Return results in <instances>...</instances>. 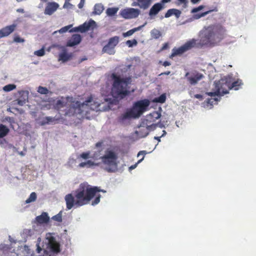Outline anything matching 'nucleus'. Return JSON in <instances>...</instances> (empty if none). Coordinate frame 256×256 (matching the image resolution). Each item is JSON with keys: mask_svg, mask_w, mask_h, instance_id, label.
Segmentation results:
<instances>
[{"mask_svg": "<svg viewBox=\"0 0 256 256\" xmlns=\"http://www.w3.org/2000/svg\"><path fill=\"white\" fill-rule=\"evenodd\" d=\"M96 190L97 188H92L88 182L81 183L73 194H68L65 196L66 209L69 210L89 204L95 196Z\"/></svg>", "mask_w": 256, "mask_h": 256, "instance_id": "obj_1", "label": "nucleus"}, {"mask_svg": "<svg viewBox=\"0 0 256 256\" xmlns=\"http://www.w3.org/2000/svg\"><path fill=\"white\" fill-rule=\"evenodd\" d=\"M225 34L226 30L220 24L204 26L200 32V40L196 44L201 47H214L224 39Z\"/></svg>", "mask_w": 256, "mask_h": 256, "instance_id": "obj_2", "label": "nucleus"}, {"mask_svg": "<svg viewBox=\"0 0 256 256\" xmlns=\"http://www.w3.org/2000/svg\"><path fill=\"white\" fill-rule=\"evenodd\" d=\"M230 82L225 81V82L221 84L220 81H214L212 84L211 92H208V90H202L206 92V94L210 96V98H207L204 102L208 106H210L212 108L214 104H217L220 100L221 97L228 94L230 90H238L241 82L240 81H234L231 84Z\"/></svg>", "mask_w": 256, "mask_h": 256, "instance_id": "obj_3", "label": "nucleus"}, {"mask_svg": "<svg viewBox=\"0 0 256 256\" xmlns=\"http://www.w3.org/2000/svg\"><path fill=\"white\" fill-rule=\"evenodd\" d=\"M160 116V113L156 111L153 112L146 116L142 121L139 127V130L137 132L138 135L141 138L147 136L150 130H154L156 128L157 124L155 122Z\"/></svg>", "mask_w": 256, "mask_h": 256, "instance_id": "obj_4", "label": "nucleus"}, {"mask_svg": "<svg viewBox=\"0 0 256 256\" xmlns=\"http://www.w3.org/2000/svg\"><path fill=\"white\" fill-rule=\"evenodd\" d=\"M150 104V101L147 99L136 102L130 109L120 116V119L123 121L140 117L147 110Z\"/></svg>", "mask_w": 256, "mask_h": 256, "instance_id": "obj_5", "label": "nucleus"}, {"mask_svg": "<svg viewBox=\"0 0 256 256\" xmlns=\"http://www.w3.org/2000/svg\"><path fill=\"white\" fill-rule=\"evenodd\" d=\"M132 81H114L112 88V94L113 97L122 99L130 92L134 91V88H130Z\"/></svg>", "mask_w": 256, "mask_h": 256, "instance_id": "obj_6", "label": "nucleus"}, {"mask_svg": "<svg viewBox=\"0 0 256 256\" xmlns=\"http://www.w3.org/2000/svg\"><path fill=\"white\" fill-rule=\"evenodd\" d=\"M100 106V104L95 102L93 100L92 96H89L86 100L82 103L78 101L73 102L72 108L74 109V112L79 114H83L84 112L87 113L90 110H97Z\"/></svg>", "mask_w": 256, "mask_h": 256, "instance_id": "obj_7", "label": "nucleus"}, {"mask_svg": "<svg viewBox=\"0 0 256 256\" xmlns=\"http://www.w3.org/2000/svg\"><path fill=\"white\" fill-rule=\"evenodd\" d=\"M101 160L104 165L109 167L108 172H111L112 168H116L117 166L118 156L112 150H106L105 154L102 156Z\"/></svg>", "mask_w": 256, "mask_h": 256, "instance_id": "obj_8", "label": "nucleus"}, {"mask_svg": "<svg viewBox=\"0 0 256 256\" xmlns=\"http://www.w3.org/2000/svg\"><path fill=\"white\" fill-rule=\"evenodd\" d=\"M198 40L192 38L186 42L184 45L178 48H174L172 50V53L171 54L172 57H174L177 55L182 54L190 50L196 44V42Z\"/></svg>", "mask_w": 256, "mask_h": 256, "instance_id": "obj_9", "label": "nucleus"}, {"mask_svg": "<svg viewBox=\"0 0 256 256\" xmlns=\"http://www.w3.org/2000/svg\"><path fill=\"white\" fill-rule=\"evenodd\" d=\"M140 13L139 9L127 8L122 9L120 12V15L125 19L136 18L138 16Z\"/></svg>", "mask_w": 256, "mask_h": 256, "instance_id": "obj_10", "label": "nucleus"}, {"mask_svg": "<svg viewBox=\"0 0 256 256\" xmlns=\"http://www.w3.org/2000/svg\"><path fill=\"white\" fill-rule=\"evenodd\" d=\"M119 42V37L114 36L109 39L108 43L104 46L102 52L110 55L114 54L116 52L114 48Z\"/></svg>", "mask_w": 256, "mask_h": 256, "instance_id": "obj_11", "label": "nucleus"}, {"mask_svg": "<svg viewBox=\"0 0 256 256\" xmlns=\"http://www.w3.org/2000/svg\"><path fill=\"white\" fill-rule=\"evenodd\" d=\"M96 26V22L94 20H90L88 22H85L82 24L78 27H75L70 30V32H84L88 30H93Z\"/></svg>", "mask_w": 256, "mask_h": 256, "instance_id": "obj_12", "label": "nucleus"}, {"mask_svg": "<svg viewBox=\"0 0 256 256\" xmlns=\"http://www.w3.org/2000/svg\"><path fill=\"white\" fill-rule=\"evenodd\" d=\"M60 4L55 2H48L46 5L44 14L46 16L52 15L59 8Z\"/></svg>", "mask_w": 256, "mask_h": 256, "instance_id": "obj_13", "label": "nucleus"}, {"mask_svg": "<svg viewBox=\"0 0 256 256\" xmlns=\"http://www.w3.org/2000/svg\"><path fill=\"white\" fill-rule=\"evenodd\" d=\"M16 24H13L10 26H7L0 30V39L2 38L6 37L14 31L16 27Z\"/></svg>", "mask_w": 256, "mask_h": 256, "instance_id": "obj_14", "label": "nucleus"}, {"mask_svg": "<svg viewBox=\"0 0 256 256\" xmlns=\"http://www.w3.org/2000/svg\"><path fill=\"white\" fill-rule=\"evenodd\" d=\"M164 9L162 4L158 2L154 4L150 8L148 12L149 16L152 18L156 16L160 12Z\"/></svg>", "mask_w": 256, "mask_h": 256, "instance_id": "obj_15", "label": "nucleus"}, {"mask_svg": "<svg viewBox=\"0 0 256 256\" xmlns=\"http://www.w3.org/2000/svg\"><path fill=\"white\" fill-rule=\"evenodd\" d=\"M28 92L26 90H20L18 92V96L17 98L18 104L19 106H23L26 104L28 99Z\"/></svg>", "mask_w": 256, "mask_h": 256, "instance_id": "obj_16", "label": "nucleus"}, {"mask_svg": "<svg viewBox=\"0 0 256 256\" xmlns=\"http://www.w3.org/2000/svg\"><path fill=\"white\" fill-rule=\"evenodd\" d=\"M186 76L190 80H200L204 78V76L202 73L198 72L196 70H193L186 74Z\"/></svg>", "mask_w": 256, "mask_h": 256, "instance_id": "obj_17", "label": "nucleus"}, {"mask_svg": "<svg viewBox=\"0 0 256 256\" xmlns=\"http://www.w3.org/2000/svg\"><path fill=\"white\" fill-rule=\"evenodd\" d=\"M62 52L59 54L58 60L66 62L69 60L72 57V54L68 53L65 47H61Z\"/></svg>", "mask_w": 256, "mask_h": 256, "instance_id": "obj_18", "label": "nucleus"}, {"mask_svg": "<svg viewBox=\"0 0 256 256\" xmlns=\"http://www.w3.org/2000/svg\"><path fill=\"white\" fill-rule=\"evenodd\" d=\"M82 40L81 36L78 34H74L68 42V46H73L79 44Z\"/></svg>", "mask_w": 256, "mask_h": 256, "instance_id": "obj_19", "label": "nucleus"}, {"mask_svg": "<svg viewBox=\"0 0 256 256\" xmlns=\"http://www.w3.org/2000/svg\"><path fill=\"white\" fill-rule=\"evenodd\" d=\"M92 188H97V190H96V192H95L96 198H94V200H92V205L96 206L100 202V199L101 198V195L100 194H97V193L100 192H106V190H102L100 187L98 186H92Z\"/></svg>", "mask_w": 256, "mask_h": 256, "instance_id": "obj_20", "label": "nucleus"}, {"mask_svg": "<svg viewBox=\"0 0 256 256\" xmlns=\"http://www.w3.org/2000/svg\"><path fill=\"white\" fill-rule=\"evenodd\" d=\"M36 220L38 224H42L48 222L50 218L46 212H43L40 216H36Z\"/></svg>", "mask_w": 256, "mask_h": 256, "instance_id": "obj_21", "label": "nucleus"}, {"mask_svg": "<svg viewBox=\"0 0 256 256\" xmlns=\"http://www.w3.org/2000/svg\"><path fill=\"white\" fill-rule=\"evenodd\" d=\"M140 4V8L146 10L150 8L152 2V0H138Z\"/></svg>", "mask_w": 256, "mask_h": 256, "instance_id": "obj_22", "label": "nucleus"}, {"mask_svg": "<svg viewBox=\"0 0 256 256\" xmlns=\"http://www.w3.org/2000/svg\"><path fill=\"white\" fill-rule=\"evenodd\" d=\"M104 10V6L102 4H96L94 7L93 14L100 15Z\"/></svg>", "mask_w": 256, "mask_h": 256, "instance_id": "obj_23", "label": "nucleus"}, {"mask_svg": "<svg viewBox=\"0 0 256 256\" xmlns=\"http://www.w3.org/2000/svg\"><path fill=\"white\" fill-rule=\"evenodd\" d=\"M110 78H108V80H130V78H124V76H120L117 74L112 73L108 75Z\"/></svg>", "mask_w": 256, "mask_h": 256, "instance_id": "obj_24", "label": "nucleus"}, {"mask_svg": "<svg viewBox=\"0 0 256 256\" xmlns=\"http://www.w3.org/2000/svg\"><path fill=\"white\" fill-rule=\"evenodd\" d=\"M146 22L142 26H138L137 28H132L126 32L123 33L124 37H127L132 35L135 32L140 30L143 27H144L146 25Z\"/></svg>", "mask_w": 256, "mask_h": 256, "instance_id": "obj_25", "label": "nucleus"}, {"mask_svg": "<svg viewBox=\"0 0 256 256\" xmlns=\"http://www.w3.org/2000/svg\"><path fill=\"white\" fill-rule=\"evenodd\" d=\"M10 132L9 128L6 126L0 124V139L6 136Z\"/></svg>", "mask_w": 256, "mask_h": 256, "instance_id": "obj_26", "label": "nucleus"}, {"mask_svg": "<svg viewBox=\"0 0 256 256\" xmlns=\"http://www.w3.org/2000/svg\"><path fill=\"white\" fill-rule=\"evenodd\" d=\"M57 120L54 118L50 116H46L42 121V125H45L49 124H55V122Z\"/></svg>", "mask_w": 256, "mask_h": 256, "instance_id": "obj_27", "label": "nucleus"}, {"mask_svg": "<svg viewBox=\"0 0 256 256\" xmlns=\"http://www.w3.org/2000/svg\"><path fill=\"white\" fill-rule=\"evenodd\" d=\"M118 8H110L106 10V14L109 16H114L118 12Z\"/></svg>", "mask_w": 256, "mask_h": 256, "instance_id": "obj_28", "label": "nucleus"}, {"mask_svg": "<svg viewBox=\"0 0 256 256\" xmlns=\"http://www.w3.org/2000/svg\"><path fill=\"white\" fill-rule=\"evenodd\" d=\"M150 36L153 38L158 39L162 36V34L159 30L154 28L150 31Z\"/></svg>", "mask_w": 256, "mask_h": 256, "instance_id": "obj_29", "label": "nucleus"}, {"mask_svg": "<svg viewBox=\"0 0 256 256\" xmlns=\"http://www.w3.org/2000/svg\"><path fill=\"white\" fill-rule=\"evenodd\" d=\"M166 100V94H162L160 96L154 98V102L160 104L164 103Z\"/></svg>", "mask_w": 256, "mask_h": 256, "instance_id": "obj_30", "label": "nucleus"}, {"mask_svg": "<svg viewBox=\"0 0 256 256\" xmlns=\"http://www.w3.org/2000/svg\"><path fill=\"white\" fill-rule=\"evenodd\" d=\"M146 154V151L144 150H142V151H140L138 154V156H139L141 154H142L144 156L145 154ZM144 158V156H143L142 158H141L140 160L136 164H133L132 166H131L129 168L130 170H134V169L136 166H137V165L138 164L140 163Z\"/></svg>", "mask_w": 256, "mask_h": 256, "instance_id": "obj_31", "label": "nucleus"}, {"mask_svg": "<svg viewBox=\"0 0 256 256\" xmlns=\"http://www.w3.org/2000/svg\"><path fill=\"white\" fill-rule=\"evenodd\" d=\"M36 192H32L29 198L26 200V203L28 204L34 202L36 199Z\"/></svg>", "mask_w": 256, "mask_h": 256, "instance_id": "obj_32", "label": "nucleus"}, {"mask_svg": "<svg viewBox=\"0 0 256 256\" xmlns=\"http://www.w3.org/2000/svg\"><path fill=\"white\" fill-rule=\"evenodd\" d=\"M212 11H214V10H210L205 12H202L200 14H196L193 16V18L195 20H198L202 17L205 16L206 15L208 14H210V12H212Z\"/></svg>", "mask_w": 256, "mask_h": 256, "instance_id": "obj_33", "label": "nucleus"}, {"mask_svg": "<svg viewBox=\"0 0 256 256\" xmlns=\"http://www.w3.org/2000/svg\"><path fill=\"white\" fill-rule=\"evenodd\" d=\"M16 86L14 84H8L3 87V90L4 92H10L16 88Z\"/></svg>", "mask_w": 256, "mask_h": 256, "instance_id": "obj_34", "label": "nucleus"}, {"mask_svg": "<svg viewBox=\"0 0 256 256\" xmlns=\"http://www.w3.org/2000/svg\"><path fill=\"white\" fill-rule=\"evenodd\" d=\"M72 26V24L64 26V27L62 28H60L58 31L54 32L52 34H55L58 32L61 33V34L64 33V32H66Z\"/></svg>", "mask_w": 256, "mask_h": 256, "instance_id": "obj_35", "label": "nucleus"}, {"mask_svg": "<svg viewBox=\"0 0 256 256\" xmlns=\"http://www.w3.org/2000/svg\"><path fill=\"white\" fill-rule=\"evenodd\" d=\"M74 7V6L70 3V2H67L65 0L64 4L63 6V8L67 9V10H70L72 9Z\"/></svg>", "mask_w": 256, "mask_h": 256, "instance_id": "obj_36", "label": "nucleus"}, {"mask_svg": "<svg viewBox=\"0 0 256 256\" xmlns=\"http://www.w3.org/2000/svg\"><path fill=\"white\" fill-rule=\"evenodd\" d=\"M38 92L41 94H46L48 93V90L46 88L40 86L38 88Z\"/></svg>", "mask_w": 256, "mask_h": 256, "instance_id": "obj_37", "label": "nucleus"}, {"mask_svg": "<svg viewBox=\"0 0 256 256\" xmlns=\"http://www.w3.org/2000/svg\"><path fill=\"white\" fill-rule=\"evenodd\" d=\"M52 218L56 222H62V212H60L58 214L54 216Z\"/></svg>", "mask_w": 256, "mask_h": 256, "instance_id": "obj_38", "label": "nucleus"}, {"mask_svg": "<svg viewBox=\"0 0 256 256\" xmlns=\"http://www.w3.org/2000/svg\"><path fill=\"white\" fill-rule=\"evenodd\" d=\"M137 43V41L135 39L132 40H128L126 42V44L128 46V47H132L134 46H136Z\"/></svg>", "mask_w": 256, "mask_h": 256, "instance_id": "obj_39", "label": "nucleus"}, {"mask_svg": "<svg viewBox=\"0 0 256 256\" xmlns=\"http://www.w3.org/2000/svg\"><path fill=\"white\" fill-rule=\"evenodd\" d=\"M34 54L38 56H42L45 54V52L44 48L34 52Z\"/></svg>", "mask_w": 256, "mask_h": 256, "instance_id": "obj_40", "label": "nucleus"}, {"mask_svg": "<svg viewBox=\"0 0 256 256\" xmlns=\"http://www.w3.org/2000/svg\"><path fill=\"white\" fill-rule=\"evenodd\" d=\"M90 152H82V153L80 155V158H81L83 159H84V160H86L88 159V158H90Z\"/></svg>", "mask_w": 256, "mask_h": 256, "instance_id": "obj_41", "label": "nucleus"}, {"mask_svg": "<svg viewBox=\"0 0 256 256\" xmlns=\"http://www.w3.org/2000/svg\"><path fill=\"white\" fill-rule=\"evenodd\" d=\"M24 40L18 36H15L14 38V42H15L22 43L24 42Z\"/></svg>", "mask_w": 256, "mask_h": 256, "instance_id": "obj_42", "label": "nucleus"}, {"mask_svg": "<svg viewBox=\"0 0 256 256\" xmlns=\"http://www.w3.org/2000/svg\"><path fill=\"white\" fill-rule=\"evenodd\" d=\"M204 8V6H203V5H200V6H198V7L197 8H193L192 10H191V12L192 13H196L201 10H202Z\"/></svg>", "mask_w": 256, "mask_h": 256, "instance_id": "obj_43", "label": "nucleus"}, {"mask_svg": "<svg viewBox=\"0 0 256 256\" xmlns=\"http://www.w3.org/2000/svg\"><path fill=\"white\" fill-rule=\"evenodd\" d=\"M180 14L181 12L180 10L174 8L173 15H174L177 18H179Z\"/></svg>", "mask_w": 256, "mask_h": 256, "instance_id": "obj_44", "label": "nucleus"}, {"mask_svg": "<svg viewBox=\"0 0 256 256\" xmlns=\"http://www.w3.org/2000/svg\"><path fill=\"white\" fill-rule=\"evenodd\" d=\"M174 8L168 10L165 14V18H168L173 15Z\"/></svg>", "mask_w": 256, "mask_h": 256, "instance_id": "obj_45", "label": "nucleus"}, {"mask_svg": "<svg viewBox=\"0 0 256 256\" xmlns=\"http://www.w3.org/2000/svg\"><path fill=\"white\" fill-rule=\"evenodd\" d=\"M101 157L100 154V152H95L92 156H90L91 158L94 160H99L101 159Z\"/></svg>", "mask_w": 256, "mask_h": 256, "instance_id": "obj_46", "label": "nucleus"}, {"mask_svg": "<svg viewBox=\"0 0 256 256\" xmlns=\"http://www.w3.org/2000/svg\"><path fill=\"white\" fill-rule=\"evenodd\" d=\"M87 168H90L94 166H98V164H96L94 162L88 160L87 161Z\"/></svg>", "mask_w": 256, "mask_h": 256, "instance_id": "obj_47", "label": "nucleus"}, {"mask_svg": "<svg viewBox=\"0 0 256 256\" xmlns=\"http://www.w3.org/2000/svg\"><path fill=\"white\" fill-rule=\"evenodd\" d=\"M170 1V0H162L160 2L158 3L160 4H162V6L164 7V8H165V4L167 2H169Z\"/></svg>", "mask_w": 256, "mask_h": 256, "instance_id": "obj_48", "label": "nucleus"}, {"mask_svg": "<svg viewBox=\"0 0 256 256\" xmlns=\"http://www.w3.org/2000/svg\"><path fill=\"white\" fill-rule=\"evenodd\" d=\"M166 134V132L165 130H163V134L160 136H155L154 139L158 140V142L160 141V138L163 136L164 135H165Z\"/></svg>", "mask_w": 256, "mask_h": 256, "instance_id": "obj_49", "label": "nucleus"}, {"mask_svg": "<svg viewBox=\"0 0 256 256\" xmlns=\"http://www.w3.org/2000/svg\"><path fill=\"white\" fill-rule=\"evenodd\" d=\"M132 6H138L140 8V4H139V2L136 0V2H134L132 4Z\"/></svg>", "mask_w": 256, "mask_h": 256, "instance_id": "obj_50", "label": "nucleus"}, {"mask_svg": "<svg viewBox=\"0 0 256 256\" xmlns=\"http://www.w3.org/2000/svg\"><path fill=\"white\" fill-rule=\"evenodd\" d=\"M87 162H82L81 163H80L78 165V166L80 167V168H84L85 166H86L87 167Z\"/></svg>", "mask_w": 256, "mask_h": 256, "instance_id": "obj_51", "label": "nucleus"}, {"mask_svg": "<svg viewBox=\"0 0 256 256\" xmlns=\"http://www.w3.org/2000/svg\"><path fill=\"white\" fill-rule=\"evenodd\" d=\"M194 98H196L200 99V100H202L203 99V96L202 95L200 94H196L194 96Z\"/></svg>", "mask_w": 256, "mask_h": 256, "instance_id": "obj_52", "label": "nucleus"}, {"mask_svg": "<svg viewBox=\"0 0 256 256\" xmlns=\"http://www.w3.org/2000/svg\"><path fill=\"white\" fill-rule=\"evenodd\" d=\"M56 106H64V102L61 100H58L56 102Z\"/></svg>", "mask_w": 256, "mask_h": 256, "instance_id": "obj_53", "label": "nucleus"}, {"mask_svg": "<svg viewBox=\"0 0 256 256\" xmlns=\"http://www.w3.org/2000/svg\"><path fill=\"white\" fill-rule=\"evenodd\" d=\"M36 246H37V248H36L37 252L40 254V252L42 250V249L40 246L38 244H37Z\"/></svg>", "mask_w": 256, "mask_h": 256, "instance_id": "obj_54", "label": "nucleus"}, {"mask_svg": "<svg viewBox=\"0 0 256 256\" xmlns=\"http://www.w3.org/2000/svg\"><path fill=\"white\" fill-rule=\"evenodd\" d=\"M130 66H131L130 65H128L127 66H126L123 68H122V70H124V72H126L130 68Z\"/></svg>", "mask_w": 256, "mask_h": 256, "instance_id": "obj_55", "label": "nucleus"}, {"mask_svg": "<svg viewBox=\"0 0 256 256\" xmlns=\"http://www.w3.org/2000/svg\"><path fill=\"white\" fill-rule=\"evenodd\" d=\"M84 2H80L79 4H78V7L79 8H82L84 6Z\"/></svg>", "mask_w": 256, "mask_h": 256, "instance_id": "obj_56", "label": "nucleus"}, {"mask_svg": "<svg viewBox=\"0 0 256 256\" xmlns=\"http://www.w3.org/2000/svg\"><path fill=\"white\" fill-rule=\"evenodd\" d=\"M16 12L21 13H24V10L22 8H18L16 10Z\"/></svg>", "mask_w": 256, "mask_h": 256, "instance_id": "obj_57", "label": "nucleus"}, {"mask_svg": "<svg viewBox=\"0 0 256 256\" xmlns=\"http://www.w3.org/2000/svg\"><path fill=\"white\" fill-rule=\"evenodd\" d=\"M200 0H191V2L194 4L198 3Z\"/></svg>", "mask_w": 256, "mask_h": 256, "instance_id": "obj_58", "label": "nucleus"}, {"mask_svg": "<svg viewBox=\"0 0 256 256\" xmlns=\"http://www.w3.org/2000/svg\"><path fill=\"white\" fill-rule=\"evenodd\" d=\"M197 82L198 81H190V84L191 86H194Z\"/></svg>", "mask_w": 256, "mask_h": 256, "instance_id": "obj_59", "label": "nucleus"}, {"mask_svg": "<svg viewBox=\"0 0 256 256\" xmlns=\"http://www.w3.org/2000/svg\"><path fill=\"white\" fill-rule=\"evenodd\" d=\"M170 65V63L168 62H164V66H168Z\"/></svg>", "mask_w": 256, "mask_h": 256, "instance_id": "obj_60", "label": "nucleus"}, {"mask_svg": "<svg viewBox=\"0 0 256 256\" xmlns=\"http://www.w3.org/2000/svg\"><path fill=\"white\" fill-rule=\"evenodd\" d=\"M55 47H58V48H60V49H61V47H62V46H58V45H56V44H54V45H52V46H51V48H55Z\"/></svg>", "mask_w": 256, "mask_h": 256, "instance_id": "obj_61", "label": "nucleus"}, {"mask_svg": "<svg viewBox=\"0 0 256 256\" xmlns=\"http://www.w3.org/2000/svg\"><path fill=\"white\" fill-rule=\"evenodd\" d=\"M178 1H179L180 3H185V2H186V0H178Z\"/></svg>", "mask_w": 256, "mask_h": 256, "instance_id": "obj_62", "label": "nucleus"}, {"mask_svg": "<svg viewBox=\"0 0 256 256\" xmlns=\"http://www.w3.org/2000/svg\"><path fill=\"white\" fill-rule=\"evenodd\" d=\"M19 154H20V156H24V154H24V153L23 152H20L19 153Z\"/></svg>", "mask_w": 256, "mask_h": 256, "instance_id": "obj_63", "label": "nucleus"}, {"mask_svg": "<svg viewBox=\"0 0 256 256\" xmlns=\"http://www.w3.org/2000/svg\"><path fill=\"white\" fill-rule=\"evenodd\" d=\"M167 46H168V44H164V46L162 47V49H165V48H166L167 47Z\"/></svg>", "mask_w": 256, "mask_h": 256, "instance_id": "obj_64", "label": "nucleus"}]
</instances>
